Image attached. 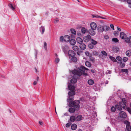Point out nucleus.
<instances>
[{
	"mask_svg": "<svg viewBox=\"0 0 131 131\" xmlns=\"http://www.w3.org/2000/svg\"><path fill=\"white\" fill-rule=\"evenodd\" d=\"M110 58L114 62H116V60L115 58L112 56H110Z\"/></svg>",
	"mask_w": 131,
	"mask_h": 131,
	"instance_id": "34",
	"label": "nucleus"
},
{
	"mask_svg": "<svg viewBox=\"0 0 131 131\" xmlns=\"http://www.w3.org/2000/svg\"><path fill=\"white\" fill-rule=\"evenodd\" d=\"M76 41L78 43L80 44L83 42V40L81 38L78 37L76 38Z\"/></svg>",
	"mask_w": 131,
	"mask_h": 131,
	"instance_id": "14",
	"label": "nucleus"
},
{
	"mask_svg": "<svg viewBox=\"0 0 131 131\" xmlns=\"http://www.w3.org/2000/svg\"><path fill=\"white\" fill-rule=\"evenodd\" d=\"M95 30V29H90L89 30V33L91 35L94 36L95 35V33L94 31Z\"/></svg>",
	"mask_w": 131,
	"mask_h": 131,
	"instance_id": "15",
	"label": "nucleus"
},
{
	"mask_svg": "<svg viewBox=\"0 0 131 131\" xmlns=\"http://www.w3.org/2000/svg\"><path fill=\"white\" fill-rule=\"evenodd\" d=\"M74 100L73 96H69V98L67 100L68 102L69 103L71 101H72Z\"/></svg>",
	"mask_w": 131,
	"mask_h": 131,
	"instance_id": "18",
	"label": "nucleus"
},
{
	"mask_svg": "<svg viewBox=\"0 0 131 131\" xmlns=\"http://www.w3.org/2000/svg\"><path fill=\"white\" fill-rule=\"evenodd\" d=\"M82 51L81 50H80L77 52V53L78 55L80 56L81 53H82Z\"/></svg>",
	"mask_w": 131,
	"mask_h": 131,
	"instance_id": "49",
	"label": "nucleus"
},
{
	"mask_svg": "<svg viewBox=\"0 0 131 131\" xmlns=\"http://www.w3.org/2000/svg\"><path fill=\"white\" fill-rule=\"evenodd\" d=\"M90 27H91V29H96L97 26L95 23L92 22L90 24Z\"/></svg>",
	"mask_w": 131,
	"mask_h": 131,
	"instance_id": "9",
	"label": "nucleus"
},
{
	"mask_svg": "<svg viewBox=\"0 0 131 131\" xmlns=\"http://www.w3.org/2000/svg\"><path fill=\"white\" fill-rule=\"evenodd\" d=\"M71 129L72 130H74L77 129V125L76 124L74 123L71 125Z\"/></svg>",
	"mask_w": 131,
	"mask_h": 131,
	"instance_id": "17",
	"label": "nucleus"
},
{
	"mask_svg": "<svg viewBox=\"0 0 131 131\" xmlns=\"http://www.w3.org/2000/svg\"><path fill=\"white\" fill-rule=\"evenodd\" d=\"M125 39H126L125 41L126 42L128 43H130V40L129 38H126Z\"/></svg>",
	"mask_w": 131,
	"mask_h": 131,
	"instance_id": "44",
	"label": "nucleus"
},
{
	"mask_svg": "<svg viewBox=\"0 0 131 131\" xmlns=\"http://www.w3.org/2000/svg\"><path fill=\"white\" fill-rule=\"evenodd\" d=\"M60 61V59L59 58L57 57L55 58L54 60V62L55 63H58Z\"/></svg>",
	"mask_w": 131,
	"mask_h": 131,
	"instance_id": "38",
	"label": "nucleus"
},
{
	"mask_svg": "<svg viewBox=\"0 0 131 131\" xmlns=\"http://www.w3.org/2000/svg\"><path fill=\"white\" fill-rule=\"evenodd\" d=\"M72 57L71 59L72 61L74 62H76L77 60V58L74 56Z\"/></svg>",
	"mask_w": 131,
	"mask_h": 131,
	"instance_id": "25",
	"label": "nucleus"
},
{
	"mask_svg": "<svg viewBox=\"0 0 131 131\" xmlns=\"http://www.w3.org/2000/svg\"><path fill=\"white\" fill-rule=\"evenodd\" d=\"M127 111L131 114V110L130 108H127Z\"/></svg>",
	"mask_w": 131,
	"mask_h": 131,
	"instance_id": "54",
	"label": "nucleus"
},
{
	"mask_svg": "<svg viewBox=\"0 0 131 131\" xmlns=\"http://www.w3.org/2000/svg\"><path fill=\"white\" fill-rule=\"evenodd\" d=\"M93 54L94 55L97 56L99 54V53L96 51H94L93 52Z\"/></svg>",
	"mask_w": 131,
	"mask_h": 131,
	"instance_id": "51",
	"label": "nucleus"
},
{
	"mask_svg": "<svg viewBox=\"0 0 131 131\" xmlns=\"http://www.w3.org/2000/svg\"><path fill=\"white\" fill-rule=\"evenodd\" d=\"M72 73L73 74V76L71 79L70 82L72 83H76L77 81V79L79 77L82 75V72L76 70H74L72 71Z\"/></svg>",
	"mask_w": 131,
	"mask_h": 131,
	"instance_id": "2",
	"label": "nucleus"
},
{
	"mask_svg": "<svg viewBox=\"0 0 131 131\" xmlns=\"http://www.w3.org/2000/svg\"><path fill=\"white\" fill-rule=\"evenodd\" d=\"M82 72V75L83 74V75H84L85 76H86L88 75V74L86 73H85V72L83 73Z\"/></svg>",
	"mask_w": 131,
	"mask_h": 131,
	"instance_id": "61",
	"label": "nucleus"
},
{
	"mask_svg": "<svg viewBox=\"0 0 131 131\" xmlns=\"http://www.w3.org/2000/svg\"><path fill=\"white\" fill-rule=\"evenodd\" d=\"M116 59L119 61L120 62L122 61V58L120 56H117L116 57Z\"/></svg>",
	"mask_w": 131,
	"mask_h": 131,
	"instance_id": "43",
	"label": "nucleus"
},
{
	"mask_svg": "<svg viewBox=\"0 0 131 131\" xmlns=\"http://www.w3.org/2000/svg\"><path fill=\"white\" fill-rule=\"evenodd\" d=\"M68 87L70 91H73L74 90L75 91V87L72 85H69Z\"/></svg>",
	"mask_w": 131,
	"mask_h": 131,
	"instance_id": "16",
	"label": "nucleus"
},
{
	"mask_svg": "<svg viewBox=\"0 0 131 131\" xmlns=\"http://www.w3.org/2000/svg\"><path fill=\"white\" fill-rule=\"evenodd\" d=\"M119 115L121 117L125 118L127 117L126 113L124 112L121 111L120 112Z\"/></svg>",
	"mask_w": 131,
	"mask_h": 131,
	"instance_id": "6",
	"label": "nucleus"
},
{
	"mask_svg": "<svg viewBox=\"0 0 131 131\" xmlns=\"http://www.w3.org/2000/svg\"><path fill=\"white\" fill-rule=\"evenodd\" d=\"M119 32L118 31H115L114 32V34L115 36H118Z\"/></svg>",
	"mask_w": 131,
	"mask_h": 131,
	"instance_id": "46",
	"label": "nucleus"
},
{
	"mask_svg": "<svg viewBox=\"0 0 131 131\" xmlns=\"http://www.w3.org/2000/svg\"><path fill=\"white\" fill-rule=\"evenodd\" d=\"M70 42L71 45H73L75 44L76 41L74 39H72L70 40Z\"/></svg>",
	"mask_w": 131,
	"mask_h": 131,
	"instance_id": "20",
	"label": "nucleus"
},
{
	"mask_svg": "<svg viewBox=\"0 0 131 131\" xmlns=\"http://www.w3.org/2000/svg\"><path fill=\"white\" fill-rule=\"evenodd\" d=\"M126 124V129L125 131H131V126L130 123H125Z\"/></svg>",
	"mask_w": 131,
	"mask_h": 131,
	"instance_id": "8",
	"label": "nucleus"
},
{
	"mask_svg": "<svg viewBox=\"0 0 131 131\" xmlns=\"http://www.w3.org/2000/svg\"><path fill=\"white\" fill-rule=\"evenodd\" d=\"M121 71L122 72H125L126 73L128 74V71L127 69H123L121 70Z\"/></svg>",
	"mask_w": 131,
	"mask_h": 131,
	"instance_id": "29",
	"label": "nucleus"
},
{
	"mask_svg": "<svg viewBox=\"0 0 131 131\" xmlns=\"http://www.w3.org/2000/svg\"><path fill=\"white\" fill-rule=\"evenodd\" d=\"M92 17L93 18L96 17L98 18H101V17L97 15H92Z\"/></svg>",
	"mask_w": 131,
	"mask_h": 131,
	"instance_id": "48",
	"label": "nucleus"
},
{
	"mask_svg": "<svg viewBox=\"0 0 131 131\" xmlns=\"http://www.w3.org/2000/svg\"><path fill=\"white\" fill-rule=\"evenodd\" d=\"M85 65L86 66L90 67L91 66V64L88 61H86L85 63Z\"/></svg>",
	"mask_w": 131,
	"mask_h": 131,
	"instance_id": "37",
	"label": "nucleus"
},
{
	"mask_svg": "<svg viewBox=\"0 0 131 131\" xmlns=\"http://www.w3.org/2000/svg\"><path fill=\"white\" fill-rule=\"evenodd\" d=\"M101 53L103 55L105 56H107V53L105 51H104L103 50V51H102L101 52Z\"/></svg>",
	"mask_w": 131,
	"mask_h": 131,
	"instance_id": "45",
	"label": "nucleus"
},
{
	"mask_svg": "<svg viewBox=\"0 0 131 131\" xmlns=\"http://www.w3.org/2000/svg\"><path fill=\"white\" fill-rule=\"evenodd\" d=\"M91 43L93 45H95L97 43V41L92 39L91 40Z\"/></svg>",
	"mask_w": 131,
	"mask_h": 131,
	"instance_id": "35",
	"label": "nucleus"
},
{
	"mask_svg": "<svg viewBox=\"0 0 131 131\" xmlns=\"http://www.w3.org/2000/svg\"><path fill=\"white\" fill-rule=\"evenodd\" d=\"M123 60L124 62H126L128 60V58L127 57H124Z\"/></svg>",
	"mask_w": 131,
	"mask_h": 131,
	"instance_id": "53",
	"label": "nucleus"
},
{
	"mask_svg": "<svg viewBox=\"0 0 131 131\" xmlns=\"http://www.w3.org/2000/svg\"><path fill=\"white\" fill-rule=\"evenodd\" d=\"M81 31L83 34H85L87 31V30L84 27L82 28Z\"/></svg>",
	"mask_w": 131,
	"mask_h": 131,
	"instance_id": "36",
	"label": "nucleus"
},
{
	"mask_svg": "<svg viewBox=\"0 0 131 131\" xmlns=\"http://www.w3.org/2000/svg\"><path fill=\"white\" fill-rule=\"evenodd\" d=\"M79 47L81 50H84L86 48V46L85 44L84 43H82L80 44Z\"/></svg>",
	"mask_w": 131,
	"mask_h": 131,
	"instance_id": "13",
	"label": "nucleus"
},
{
	"mask_svg": "<svg viewBox=\"0 0 131 131\" xmlns=\"http://www.w3.org/2000/svg\"><path fill=\"white\" fill-rule=\"evenodd\" d=\"M70 31L71 33L74 35H75L76 34V32L75 30L73 29H71Z\"/></svg>",
	"mask_w": 131,
	"mask_h": 131,
	"instance_id": "32",
	"label": "nucleus"
},
{
	"mask_svg": "<svg viewBox=\"0 0 131 131\" xmlns=\"http://www.w3.org/2000/svg\"><path fill=\"white\" fill-rule=\"evenodd\" d=\"M82 117L81 115H79L76 117L75 118V120L77 121H80L82 120Z\"/></svg>",
	"mask_w": 131,
	"mask_h": 131,
	"instance_id": "19",
	"label": "nucleus"
},
{
	"mask_svg": "<svg viewBox=\"0 0 131 131\" xmlns=\"http://www.w3.org/2000/svg\"><path fill=\"white\" fill-rule=\"evenodd\" d=\"M40 31L41 32V33L42 34H43L44 32H45V29L44 27L41 26L40 29Z\"/></svg>",
	"mask_w": 131,
	"mask_h": 131,
	"instance_id": "24",
	"label": "nucleus"
},
{
	"mask_svg": "<svg viewBox=\"0 0 131 131\" xmlns=\"http://www.w3.org/2000/svg\"><path fill=\"white\" fill-rule=\"evenodd\" d=\"M79 69L80 70L83 72L85 71V70H89L88 69L86 68L83 66H81L80 67H79Z\"/></svg>",
	"mask_w": 131,
	"mask_h": 131,
	"instance_id": "11",
	"label": "nucleus"
},
{
	"mask_svg": "<svg viewBox=\"0 0 131 131\" xmlns=\"http://www.w3.org/2000/svg\"><path fill=\"white\" fill-rule=\"evenodd\" d=\"M91 70V72H92L93 73H95V71L94 70Z\"/></svg>",
	"mask_w": 131,
	"mask_h": 131,
	"instance_id": "64",
	"label": "nucleus"
},
{
	"mask_svg": "<svg viewBox=\"0 0 131 131\" xmlns=\"http://www.w3.org/2000/svg\"><path fill=\"white\" fill-rule=\"evenodd\" d=\"M125 1H126L129 4V7L130 8H131V0H125Z\"/></svg>",
	"mask_w": 131,
	"mask_h": 131,
	"instance_id": "41",
	"label": "nucleus"
},
{
	"mask_svg": "<svg viewBox=\"0 0 131 131\" xmlns=\"http://www.w3.org/2000/svg\"><path fill=\"white\" fill-rule=\"evenodd\" d=\"M88 83L90 85H92L94 83V80L92 79L89 80L88 81Z\"/></svg>",
	"mask_w": 131,
	"mask_h": 131,
	"instance_id": "22",
	"label": "nucleus"
},
{
	"mask_svg": "<svg viewBox=\"0 0 131 131\" xmlns=\"http://www.w3.org/2000/svg\"><path fill=\"white\" fill-rule=\"evenodd\" d=\"M8 6L9 8L13 10H14L15 8V7L13 6V5L12 4H9Z\"/></svg>",
	"mask_w": 131,
	"mask_h": 131,
	"instance_id": "30",
	"label": "nucleus"
},
{
	"mask_svg": "<svg viewBox=\"0 0 131 131\" xmlns=\"http://www.w3.org/2000/svg\"><path fill=\"white\" fill-rule=\"evenodd\" d=\"M116 107L113 106L111 108V111L113 112H115L116 110Z\"/></svg>",
	"mask_w": 131,
	"mask_h": 131,
	"instance_id": "50",
	"label": "nucleus"
},
{
	"mask_svg": "<svg viewBox=\"0 0 131 131\" xmlns=\"http://www.w3.org/2000/svg\"><path fill=\"white\" fill-rule=\"evenodd\" d=\"M70 123H67L66 125V126L67 127H69L71 125Z\"/></svg>",
	"mask_w": 131,
	"mask_h": 131,
	"instance_id": "57",
	"label": "nucleus"
},
{
	"mask_svg": "<svg viewBox=\"0 0 131 131\" xmlns=\"http://www.w3.org/2000/svg\"><path fill=\"white\" fill-rule=\"evenodd\" d=\"M75 117L73 116H71L70 117V121L71 122H73L75 120Z\"/></svg>",
	"mask_w": 131,
	"mask_h": 131,
	"instance_id": "27",
	"label": "nucleus"
},
{
	"mask_svg": "<svg viewBox=\"0 0 131 131\" xmlns=\"http://www.w3.org/2000/svg\"><path fill=\"white\" fill-rule=\"evenodd\" d=\"M110 27L113 30H114V26L113 24L110 25Z\"/></svg>",
	"mask_w": 131,
	"mask_h": 131,
	"instance_id": "60",
	"label": "nucleus"
},
{
	"mask_svg": "<svg viewBox=\"0 0 131 131\" xmlns=\"http://www.w3.org/2000/svg\"><path fill=\"white\" fill-rule=\"evenodd\" d=\"M92 56H91L89 57V59L92 62H94L95 61V58L92 57Z\"/></svg>",
	"mask_w": 131,
	"mask_h": 131,
	"instance_id": "47",
	"label": "nucleus"
},
{
	"mask_svg": "<svg viewBox=\"0 0 131 131\" xmlns=\"http://www.w3.org/2000/svg\"><path fill=\"white\" fill-rule=\"evenodd\" d=\"M112 40L113 42H119V40L117 38H113L112 39Z\"/></svg>",
	"mask_w": 131,
	"mask_h": 131,
	"instance_id": "31",
	"label": "nucleus"
},
{
	"mask_svg": "<svg viewBox=\"0 0 131 131\" xmlns=\"http://www.w3.org/2000/svg\"><path fill=\"white\" fill-rule=\"evenodd\" d=\"M85 53L87 56H89V57L91 56H92V54L90 53V52L88 51H86L85 52Z\"/></svg>",
	"mask_w": 131,
	"mask_h": 131,
	"instance_id": "42",
	"label": "nucleus"
},
{
	"mask_svg": "<svg viewBox=\"0 0 131 131\" xmlns=\"http://www.w3.org/2000/svg\"><path fill=\"white\" fill-rule=\"evenodd\" d=\"M44 47L46 49H47V43L46 42H45L44 43Z\"/></svg>",
	"mask_w": 131,
	"mask_h": 131,
	"instance_id": "59",
	"label": "nucleus"
},
{
	"mask_svg": "<svg viewBox=\"0 0 131 131\" xmlns=\"http://www.w3.org/2000/svg\"><path fill=\"white\" fill-rule=\"evenodd\" d=\"M115 107L116 108L120 111L122 110V108L119 104L116 105H115Z\"/></svg>",
	"mask_w": 131,
	"mask_h": 131,
	"instance_id": "28",
	"label": "nucleus"
},
{
	"mask_svg": "<svg viewBox=\"0 0 131 131\" xmlns=\"http://www.w3.org/2000/svg\"><path fill=\"white\" fill-rule=\"evenodd\" d=\"M126 53L127 56H131V50H129L126 51Z\"/></svg>",
	"mask_w": 131,
	"mask_h": 131,
	"instance_id": "23",
	"label": "nucleus"
},
{
	"mask_svg": "<svg viewBox=\"0 0 131 131\" xmlns=\"http://www.w3.org/2000/svg\"><path fill=\"white\" fill-rule=\"evenodd\" d=\"M68 54L69 56L71 57L74 56L75 55L76 53L73 51L70 50L68 51Z\"/></svg>",
	"mask_w": 131,
	"mask_h": 131,
	"instance_id": "5",
	"label": "nucleus"
},
{
	"mask_svg": "<svg viewBox=\"0 0 131 131\" xmlns=\"http://www.w3.org/2000/svg\"><path fill=\"white\" fill-rule=\"evenodd\" d=\"M75 91L74 90L73 91H70L68 93V95L69 96H73L75 94Z\"/></svg>",
	"mask_w": 131,
	"mask_h": 131,
	"instance_id": "21",
	"label": "nucleus"
},
{
	"mask_svg": "<svg viewBox=\"0 0 131 131\" xmlns=\"http://www.w3.org/2000/svg\"><path fill=\"white\" fill-rule=\"evenodd\" d=\"M125 63H122V61L121 62H120V66L121 68H123L125 66Z\"/></svg>",
	"mask_w": 131,
	"mask_h": 131,
	"instance_id": "40",
	"label": "nucleus"
},
{
	"mask_svg": "<svg viewBox=\"0 0 131 131\" xmlns=\"http://www.w3.org/2000/svg\"><path fill=\"white\" fill-rule=\"evenodd\" d=\"M111 122L112 123H115L116 122L115 121V120L114 119V118H112L111 119Z\"/></svg>",
	"mask_w": 131,
	"mask_h": 131,
	"instance_id": "56",
	"label": "nucleus"
},
{
	"mask_svg": "<svg viewBox=\"0 0 131 131\" xmlns=\"http://www.w3.org/2000/svg\"><path fill=\"white\" fill-rule=\"evenodd\" d=\"M70 37L68 35H66L64 37V40L66 42H68L70 40Z\"/></svg>",
	"mask_w": 131,
	"mask_h": 131,
	"instance_id": "12",
	"label": "nucleus"
},
{
	"mask_svg": "<svg viewBox=\"0 0 131 131\" xmlns=\"http://www.w3.org/2000/svg\"><path fill=\"white\" fill-rule=\"evenodd\" d=\"M89 48L90 49H92L94 47V46L92 43L89 44L88 45Z\"/></svg>",
	"mask_w": 131,
	"mask_h": 131,
	"instance_id": "39",
	"label": "nucleus"
},
{
	"mask_svg": "<svg viewBox=\"0 0 131 131\" xmlns=\"http://www.w3.org/2000/svg\"><path fill=\"white\" fill-rule=\"evenodd\" d=\"M80 103L79 100H75L73 102H70L69 104V107H72L69 108L68 111L70 113H74L75 110H78L80 108L79 104Z\"/></svg>",
	"mask_w": 131,
	"mask_h": 131,
	"instance_id": "1",
	"label": "nucleus"
},
{
	"mask_svg": "<svg viewBox=\"0 0 131 131\" xmlns=\"http://www.w3.org/2000/svg\"><path fill=\"white\" fill-rule=\"evenodd\" d=\"M91 39V37L90 36L88 35L86 36H84L83 37V39L85 42H87L89 41Z\"/></svg>",
	"mask_w": 131,
	"mask_h": 131,
	"instance_id": "4",
	"label": "nucleus"
},
{
	"mask_svg": "<svg viewBox=\"0 0 131 131\" xmlns=\"http://www.w3.org/2000/svg\"><path fill=\"white\" fill-rule=\"evenodd\" d=\"M59 21V20L58 18H56V19L54 21V23H57L58 21Z\"/></svg>",
	"mask_w": 131,
	"mask_h": 131,
	"instance_id": "55",
	"label": "nucleus"
},
{
	"mask_svg": "<svg viewBox=\"0 0 131 131\" xmlns=\"http://www.w3.org/2000/svg\"><path fill=\"white\" fill-rule=\"evenodd\" d=\"M37 83V82L36 81H35L33 83V84L34 85H36Z\"/></svg>",
	"mask_w": 131,
	"mask_h": 131,
	"instance_id": "63",
	"label": "nucleus"
},
{
	"mask_svg": "<svg viewBox=\"0 0 131 131\" xmlns=\"http://www.w3.org/2000/svg\"><path fill=\"white\" fill-rule=\"evenodd\" d=\"M120 36L121 38L123 39H125L127 37L126 34L123 32H121L120 33Z\"/></svg>",
	"mask_w": 131,
	"mask_h": 131,
	"instance_id": "7",
	"label": "nucleus"
},
{
	"mask_svg": "<svg viewBox=\"0 0 131 131\" xmlns=\"http://www.w3.org/2000/svg\"><path fill=\"white\" fill-rule=\"evenodd\" d=\"M72 48L73 50L75 51H78L79 49L78 47L76 45L73 46Z\"/></svg>",
	"mask_w": 131,
	"mask_h": 131,
	"instance_id": "26",
	"label": "nucleus"
},
{
	"mask_svg": "<svg viewBox=\"0 0 131 131\" xmlns=\"http://www.w3.org/2000/svg\"><path fill=\"white\" fill-rule=\"evenodd\" d=\"M104 38L106 39H108L109 38V37L107 35L105 36H104Z\"/></svg>",
	"mask_w": 131,
	"mask_h": 131,
	"instance_id": "58",
	"label": "nucleus"
},
{
	"mask_svg": "<svg viewBox=\"0 0 131 131\" xmlns=\"http://www.w3.org/2000/svg\"><path fill=\"white\" fill-rule=\"evenodd\" d=\"M103 27L104 28V30L105 31H108L110 28V27L107 26H104Z\"/></svg>",
	"mask_w": 131,
	"mask_h": 131,
	"instance_id": "33",
	"label": "nucleus"
},
{
	"mask_svg": "<svg viewBox=\"0 0 131 131\" xmlns=\"http://www.w3.org/2000/svg\"><path fill=\"white\" fill-rule=\"evenodd\" d=\"M104 28L103 26L100 25L97 27V30L98 31L100 32H102L104 30Z\"/></svg>",
	"mask_w": 131,
	"mask_h": 131,
	"instance_id": "10",
	"label": "nucleus"
},
{
	"mask_svg": "<svg viewBox=\"0 0 131 131\" xmlns=\"http://www.w3.org/2000/svg\"><path fill=\"white\" fill-rule=\"evenodd\" d=\"M126 101H125L124 102H120L119 104L121 107L122 108L126 109L127 110V108L128 107H126Z\"/></svg>",
	"mask_w": 131,
	"mask_h": 131,
	"instance_id": "3",
	"label": "nucleus"
},
{
	"mask_svg": "<svg viewBox=\"0 0 131 131\" xmlns=\"http://www.w3.org/2000/svg\"><path fill=\"white\" fill-rule=\"evenodd\" d=\"M60 41L62 42L64 40V37L63 36H60Z\"/></svg>",
	"mask_w": 131,
	"mask_h": 131,
	"instance_id": "52",
	"label": "nucleus"
},
{
	"mask_svg": "<svg viewBox=\"0 0 131 131\" xmlns=\"http://www.w3.org/2000/svg\"><path fill=\"white\" fill-rule=\"evenodd\" d=\"M64 116H67L68 115V114L67 113H65L64 114Z\"/></svg>",
	"mask_w": 131,
	"mask_h": 131,
	"instance_id": "62",
	"label": "nucleus"
}]
</instances>
